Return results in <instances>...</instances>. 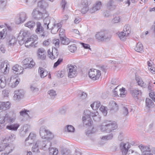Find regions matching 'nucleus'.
I'll return each mask as SVG.
<instances>
[{"label":"nucleus","mask_w":155,"mask_h":155,"mask_svg":"<svg viewBox=\"0 0 155 155\" xmlns=\"http://www.w3.org/2000/svg\"><path fill=\"white\" fill-rule=\"evenodd\" d=\"M102 6L101 2L100 1L97 2L95 4H94L93 7L89 10V12L93 13L96 11L100 10Z\"/></svg>","instance_id":"nucleus-14"},{"label":"nucleus","mask_w":155,"mask_h":155,"mask_svg":"<svg viewBox=\"0 0 155 155\" xmlns=\"http://www.w3.org/2000/svg\"><path fill=\"white\" fill-rule=\"evenodd\" d=\"M27 40L25 42V45L27 48H29L30 47L33 46L34 45V42L31 41V40L29 38H27Z\"/></svg>","instance_id":"nucleus-37"},{"label":"nucleus","mask_w":155,"mask_h":155,"mask_svg":"<svg viewBox=\"0 0 155 155\" xmlns=\"http://www.w3.org/2000/svg\"><path fill=\"white\" fill-rule=\"evenodd\" d=\"M32 15L34 18L38 20L45 17L47 18L48 13L46 10L39 9V8H37L34 9L32 12Z\"/></svg>","instance_id":"nucleus-4"},{"label":"nucleus","mask_w":155,"mask_h":155,"mask_svg":"<svg viewBox=\"0 0 155 155\" xmlns=\"http://www.w3.org/2000/svg\"><path fill=\"white\" fill-rule=\"evenodd\" d=\"M111 38V35L106 31H103V41H109Z\"/></svg>","instance_id":"nucleus-29"},{"label":"nucleus","mask_w":155,"mask_h":155,"mask_svg":"<svg viewBox=\"0 0 155 155\" xmlns=\"http://www.w3.org/2000/svg\"><path fill=\"white\" fill-rule=\"evenodd\" d=\"M101 74L99 70L94 69H90L88 72L89 77L93 80L98 79Z\"/></svg>","instance_id":"nucleus-9"},{"label":"nucleus","mask_w":155,"mask_h":155,"mask_svg":"<svg viewBox=\"0 0 155 155\" xmlns=\"http://www.w3.org/2000/svg\"><path fill=\"white\" fill-rule=\"evenodd\" d=\"M3 118L5 122L10 123H13L15 119V117H10L8 114H6Z\"/></svg>","instance_id":"nucleus-27"},{"label":"nucleus","mask_w":155,"mask_h":155,"mask_svg":"<svg viewBox=\"0 0 155 155\" xmlns=\"http://www.w3.org/2000/svg\"><path fill=\"white\" fill-rule=\"evenodd\" d=\"M54 22V19L50 20L48 18H45L43 21L44 28L47 29H49L53 34H56L62 26L61 23H56Z\"/></svg>","instance_id":"nucleus-1"},{"label":"nucleus","mask_w":155,"mask_h":155,"mask_svg":"<svg viewBox=\"0 0 155 155\" xmlns=\"http://www.w3.org/2000/svg\"><path fill=\"white\" fill-rule=\"evenodd\" d=\"M27 18L26 14L24 12H22L20 14L19 18L18 20L16 21V23L17 24L22 23L26 20Z\"/></svg>","instance_id":"nucleus-18"},{"label":"nucleus","mask_w":155,"mask_h":155,"mask_svg":"<svg viewBox=\"0 0 155 155\" xmlns=\"http://www.w3.org/2000/svg\"><path fill=\"white\" fill-rule=\"evenodd\" d=\"M63 59L62 58H59L58 61L55 62L54 65V68L57 67L59 65L61 62L63 61Z\"/></svg>","instance_id":"nucleus-62"},{"label":"nucleus","mask_w":155,"mask_h":155,"mask_svg":"<svg viewBox=\"0 0 155 155\" xmlns=\"http://www.w3.org/2000/svg\"><path fill=\"white\" fill-rule=\"evenodd\" d=\"M53 44L54 45L55 47L57 48H58L59 47V40L58 39H54L52 41Z\"/></svg>","instance_id":"nucleus-54"},{"label":"nucleus","mask_w":155,"mask_h":155,"mask_svg":"<svg viewBox=\"0 0 155 155\" xmlns=\"http://www.w3.org/2000/svg\"><path fill=\"white\" fill-rule=\"evenodd\" d=\"M38 58L42 60L45 59L46 57V53L43 48H39L38 50Z\"/></svg>","instance_id":"nucleus-19"},{"label":"nucleus","mask_w":155,"mask_h":155,"mask_svg":"<svg viewBox=\"0 0 155 155\" xmlns=\"http://www.w3.org/2000/svg\"><path fill=\"white\" fill-rule=\"evenodd\" d=\"M100 110L103 113L104 116H106L107 115L108 109L107 107L101 105L100 108Z\"/></svg>","instance_id":"nucleus-43"},{"label":"nucleus","mask_w":155,"mask_h":155,"mask_svg":"<svg viewBox=\"0 0 155 155\" xmlns=\"http://www.w3.org/2000/svg\"><path fill=\"white\" fill-rule=\"evenodd\" d=\"M16 39L13 36H11L10 38L9 42V45L10 46H13L14 44H15L16 42Z\"/></svg>","instance_id":"nucleus-39"},{"label":"nucleus","mask_w":155,"mask_h":155,"mask_svg":"<svg viewBox=\"0 0 155 155\" xmlns=\"http://www.w3.org/2000/svg\"><path fill=\"white\" fill-rule=\"evenodd\" d=\"M6 5L5 0H0V8L1 9L4 8Z\"/></svg>","instance_id":"nucleus-60"},{"label":"nucleus","mask_w":155,"mask_h":155,"mask_svg":"<svg viewBox=\"0 0 155 155\" xmlns=\"http://www.w3.org/2000/svg\"><path fill=\"white\" fill-rule=\"evenodd\" d=\"M129 108V107L128 105H126L123 107L122 113L124 115L127 116L128 115L129 113L128 109Z\"/></svg>","instance_id":"nucleus-38"},{"label":"nucleus","mask_w":155,"mask_h":155,"mask_svg":"<svg viewBox=\"0 0 155 155\" xmlns=\"http://www.w3.org/2000/svg\"><path fill=\"white\" fill-rule=\"evenodd\" d=\"M74 130V127L72 125H68L65 128V130L69 132H73Z\"/></svg>","instance_id":"nucleus-45"},{"label":"nucleus","mask_w":155,"mask_h":155,"mask_svg":"<svg viewBox=\"0 0 155 155\" xmlns=\"http://www.w3.org/2000/svg\"><path fill=\"white\" fill-rule=\"evenodd\" d=\"M130 33V28L129 26H124L123 30L122 31L119 32L118 35L119 37L122 41H125L127 39V37Z\"/></svg>","instance_id":"nucleus-6"},{"label":"nucleus","mask_w":155,"mask_h":155,"mask_svg":"<svg viewBox=\"0 0 155 155\" xmlns=\"http://www.w3.org/2000/svg\"><path fill=\"white\" fill-rule=\"evenodd\" d=\"M19 126V125L18 124H12L7 125L6 127V128L11 130L16 131Z\"/></svg>","instance_id":"nucleus-22"},{"label":"nucleus","mask_w":155,"mask_h":155,"mask_svg":"<svg viewBox=\"0 0 155 155\" xmlns=\"http://www.w3.org/2000/svg\"><path fill=\"white\" fill-rule=\"evenodd\" d=\"M14 93V98L15 100H19L22 98L24 97V92L22 90H16Z\"/></svg>","instance_id":"nucleus-15"},{"label":"nucleus","mask_w":155,"mask_h":155,"mask_svg":"<svg viewBox=\"0 0 155 155\" xmlns=\"http://www.w3.org/2000/svg\"><path fill=\"white\" fill-rule=\"evenodd\" d=\"M97 40L99 41H103V31L97 32L95 35Z\"/></svg>","instance_id":"nucleus-30"},{"label":"nucleus","mask_w":155,"mask_h":155,"mask_svg":"<svg viewBox=\"0 0 155 155\" xmlns=\"http://www.w3.org/2000/svg\"><path fill=\"white\" fill-rule=\"evenodd\" d=\"M139 147L143 154L145 152L148 153L150 151V149L148 147L143 146L141 145H139Z\"/></svg>","instance_id":"nucleus-31"},{"label":"nucleus","mask_w":155,"mask_h":155,"mask_svg":"<svg viewBox=\"0 0 155 155\" xmlns=\"http://www.w3.org/2000/svg\"><path fill=\"white\" fill-rule=\"evenodd\" d=\"M119 94L120 97H124L125 96V89L124 87H122L121 89L119 90Z\"/></svg>","instance_id":"nucleus-52"},{"label":"nucleus","mask_w":155,"mask_h":155,"mask_svg":"<svg viewBox=\"0 0 155 155\" xmlns=\"http://www.w3.org/2000/svg\"><path fill=\"white\" fill-rule=\"evenodd\" d=\"M6 29H3L0 32V39L4 38L7 34Z\"/></svg>","instance_id":"nucleus-49"},{"label":"nucleus","mask_w":155,"mask_h":155,"mask_svg":"<svg viewBox=\"0 0 155 155\" xmlns=\"http://www.w3.org/2000/svg\"><path fill=\"white\" fill-rule=\"evenodd\" d=\"M30 128V125L28 124L25 125L23 127V129L22 131H21L22 133H26L27 132Z\"/></svg>","instance_id":"nucleus-57"},{"label":"nucleus","mask_w":155,"mask_h":155,"mask_svg":"<svg viewBox=\"0 0 155 155\" xmlns=\"http://www.w3.org/2000/svg\"><path fill=\"white\" fill-rule=\"evenodd\" d=\"M29 38L31 40L32 42H34V43L35 41L37 40L38 38L37 35H31Z\"/></svg>","instance_id":"nucleus-63"},{"label":"nucleus","mask_w":155,"mask_h":155,"mask_svg":"<svg viewBox=\"0 0 155 155\" xmlns=\"http://www.w3.org/2000/svg\"><path fill=\"white\" fill-rule=\"evenodd\" d=\"M7 138L8 139L9 142L13 141L15 139V136L14 134H9L7 135Z\"/></svg>","instance_id":"nucleus-56"},{"label":"nucleus","mask_w":155,"mask_h":155,"mask_svg":"<svg viewBox=\"0 0 155 155\" xmlns=\"http://www.w3.org/2000/svg\"><path fill=\"white\" fill-rule=\"evenodd\" d=\"M59 35L60 37V38L66 37L65 36V30L63 28H60L59 32Z\"/></svg>","instance_id":"nucleus-55"},{"label":"nucleus","mask_w":155,"mask_h":155,"mask_svg":"<svg viewBox=\"0 0 155 155\" xmlns=\"http://www.w3.org/2000/svg\"><path fill=\"white\" fill-rule=\"evenodd\" d=\"M120 18L119 16H117L114 18L112 20V22L113 23H117L120 22Z\"/></svg>","instance_id":"nucleus-59"},{"label":"nucleus","mask_w":155,"mask_h":155,"mask_svg":"<svg viewBox=\"0 0 155 155\" xmlns=\"http://www.w3.org/2000/svg\"><path fill=\"white\" fill-rule=\"evenodd\" d=\"M105 124H107L108 128L107 129L108 133H109L117 128V126L115 122L107 120L105 121Z\"/></svg>","instance_id":"nucleus-13"},{"label":"nucleus","mask_w":155,"mask_h":155,"mask_svg":"<svg viewBox=\"0 0 155 155\" xmlns=\"http://www.w3.org/2000/svg\"><path fill=\"white\" fill-rule=\"evenodd\" d=\"M25 26L28 27L30 29H33L35 27V22L33 21H29L25 25Z\"/></svg>","instance_id":"nucleus-32"},{"label":"nucleus","mask_w":155,"mask_h":155,"mask_svg":"<svg viewBox=\"0 0 155 155\" xmlns=\"http://www.w3.org/2000/svg\"><path fill=\"white\" fill-rule=\"evenodd\" d=\"M2 104L3 107V110L8 109L10 107V104L9 101L3 102L2 103Z\"/></svg>","instance_id":"nucleus-47"},{"label":"nucleus","mask_w":155,"mask_h":155,"mask_svg":"<svg viewBox=\"0 0 155 155\" xmlns=\"http://www.w3.org/2000/svg\"><path fill=\"white\" fill-rule=\"evenodd\" d=\"M39 134L43 139H52L54 137L53 134L47 130L44 126H41L39 130Z\"/></svg>","instance_id":"nucleus-5"},{"label":"nucleus","mask_w":155,"mask_h":155,"mask_svg":"<svg viewBox=\"0 0 155 155\" xmlns=\"http://www.w3.org/2000/svg\"><path fill=\"white\" fill-rule=\"evenodd\" d=\"M49 149V153L50 155H57L58 153V150L55 148H48Z\"/></svg>","instance_id":"nucleus-34"},{"label":"nucleus","mask_w":155,"mask_h":155,"mask_svg":"<svg viewBox=\"0 0 155 155\" xmlns=\"http://www.w3.org/2000/svg\"><path fill=\"white\" fill-rule=\"evenodd\" d=\"M136 80L139 85L144 87H145V84L143 82L141 78H139L138 77H137L136 75Z\"/></svg>","instance_id":"nucleus-36"},{"label":"nucleus","mask_w":155,"mask_h":155,"mask_svg":"<svg viewBox=\"0 0 155 155\" xmlns=\"http://www.w3.org/2000/svg\"><path fill=\"white\" fill-rule=\"evenodd\" d=\"M34 142L33 140L28 137L25 140V146H28Z\"/></svg>","instance_id":"nucleus-46"},{"label":"nucleus","mask_w":155,"mask_h":155,"mask_svg":"<svg viewBox=\"0 0 155 155\" xmlns=\"http://www.w3.org/2000/svg\"><path fill=\"white\" fill-rule=\"evenodd\" d=\"M6 78L4 76H0V87L3 88L6 85Z\"/></svg>","instance_id":"nucleus-25"},{"label":"nucleus","mask_w":155,"mask_h":155,"mask_svg":"<svg viewBox=\"0 0 155 155\" xmlns=\"http://www.w3.org/2000/svg\"><path fill=\"white\" fill-rule=\"evenodd\" d=\"M12 69L14 73L17 74H22L23 68L18 64H16L13 67Z\"/></svg>","instance_id":"nucleus-17"},{"label":"nucleus","mask_w":155,"mask_h":155,"mask_svg":"<svg viewBox=\"0 0 155 155\" xmlns=\"http://www.w3.org/2000/svg\"><path fill=\"white\" fill-rule=\"evenodd\" d=\"M67 68L68 76L69 78H72L77 75V68L76 66L72 64L68 65Z\"/></svg>","instance_id":"nucleus-8"},{"label":"nucleus","mask_w":155,"mask_h":155,"mask_svg":"<svg viewBox=\"0 0 155 155\" xmlns=\"http://www.w3.org/2000/svg\"><path fill=\"white\" fill-rule=\"evenodd\" d=\"M68 47L69 50L72 52H74L77 49L76 45L74 44L68 46Z\"/></svg>","instance_id":"nucleus-51"},{"label":"nucleus","mask_w":155,"mask_h":155,"mask_svg":"<svg viewBox=\"0 0 155 155\" xmlns=\"http://www.w3.org/2000/svg\"><path fill=\"white\" fill-rule=\"evenodd\" d=\"M1 142L2 143L4 144L6 143H9L8 139L7 138V135H6L5 137L2 138V139L1 140Z\"/></svg>","instance_id":"nucleus-64"},{"label":"nucleus","mask_w":155,"mask_h":155,"mask_svg":"<svg viewBox=\"0 0 155 155\" xmlns=\"http://www.w3.org/2000/svg\"><path fill=\"white\" fill-rule=\"evenodd\" d=\"M61 5L63 10H64L65 8L67 7V2L65 0H62Z\"/></svg>","instance_id":"nucleus-58"},{"label":"nucleus","mask_w":155,"mask_h":155,"mask_svg":"<svg viewBox=\"0 0 155 155\" xmlns=\"http://www.w3.org/2000/svg\"><path fill=\"white\" fill-rule=\"evenodd\" d=\"M108 128V127L107 126V124H105V121L102 124L101 126L100 127V129L102 131H106L107 132V129Z\"/></svg>","instance_id":"nucleus-44"},{"label":"nucleus","mask_w":155,"mask_h":155,"mask_svg":"<svg viewBox=\"0 0 155 155\" xmlns=\"http://www.w3.org/2000/svg\"><path fill=\"white\" fill-rule=\"evenodd\" d=\"M114 2L112 0H109L107 4V8L110 9H113L115 7V5L114 4Z\"/></svg>","instance_id":"nucleus-35"},{"label":"nucleus","mask_w":155,"mask_h":155,"mask_svg":"<svg viewBox=\"0 0 155 155\" xmlns=\"http://www.w3.org/2000/svg\"><path fill=\"white\" fill-rule=\"evenodd\" d=\"M28 137L34 141L36 138V135L34 133H31Z\"/></svg>","instance_id":"nucleus-61"},{"label":"nucleus","mask_w":155,"mask_h":155,"mask_svg":"<svg viewBox=\"0 0 155 155\" xmlns=\"http://www.w3.org/2000/svg\"><path fill=\"white\" fill-rule=\"evenodd\" d=\"M48 6L47 4L44 0H41L38 3V8L42 10H45L46 7Z\"/></svg>","instance_id":"nucleus-23"},{"label":"nucleus","mask_w":155,"mask_h":155,"mask_svg":"<svg viewBox=\"0 0 155 155\" xmlns=\"http://www.w3.org/2000/svg\"><path fill=\"white\" fill-rule=\"evenodd\" d=\"M130 146L128 143H124L123 142L120 144V149L122 155H139L136 152L132 150H129Z\"/></svg>","instance_id":"nucleus-2"},{"label":"nucleus","mask_w":155,"mask_h":155,"mask_svg":"<svg viewBox=\"0 0 155 155\" xmlns=\"http://www.w3.org/2000/svg\"><path fill=\"white\" fill-rule=\"evenodd\" d=\"M58 50L55 48L53 49L52 52H51L50 51V53H49V51H48V56L52 60L57 58L58 57Z\"/></svg>","instance_id":"nucleus-16"},{"label":"nucleus","mask_w":155,"mask_h":155,"mask_svg":"<svg viewBox=\"0 0 155 155\" xmlns=\"http://www.w3.org/2000/svg\"><path fill=\"white\" fill-rule=\"evenodd\" d=\"M38 71L40 74V77L41 78H44L47 76L48 74V72L47 71L41 67L39 68Z\"/></svg>","instance_id":"nucleus-24"},{"label":"nucleus","mask_w":155,"mask_h":155,"mask_svg":"<svg viewBox=\"0 0 155 155\" xmlns=\"http://www.w3.org/2000/svg\"><path fill=\"white\" fill-rule=\"evenodd\" d=\"M83 8H82L81 12L83 14H85L88 11H89V6H82Z\"/></svg>","instance_id":"nucleus-53"},{"label":"nucleus","mask_w":155,"mask_h":155,"mask_svg":"<svg viewBox=\"0 0 155 155\" xmlns=\"http://www.w3.org/2000/svg\"><path fill=\"white\" fill-rule=\"evenodd\" d=\"M28 32L24 31H21L19 34L18 40L19 44L21 45L23 44L26 40V38L27 37Z\"/></svg>","instance_id":"nucleus-10"},{"label":"nucleus","mask_w":155,"mask_h":155,"mask_svg":"<svg viewBox=\"0 0 155 155\" xmlns=\"http://www.w3.org/2000/svg\"><path fill=\"white\" fill-rule=\"evenodd\" d=\"M37 143L39 145V147L42 148L43 149L46 150L51 145V143L48 140H38Z\"/></svg>","instance_id":"nucleus-11"},{"label":"nucleus","mask_w":155,"mask_h":155,"mask_svg":"<svg viewBox=\"0 0 155 155\" xmlns=\"http://www.w3.org/2000/svg\"><path fill=\"white\" fill-rule=\"evenodd\" d=\"M108 108L110 110H114L115 111L118 110V106L116 102L113 101L110 102L108 105Z\"/></svg>","instance_id":"nucleus-21"},{"label":"nucleus","mask_w":155,"mask_h":155,"mask_svg":"<svg viewBox=\"0 0 155 155\" xmlns=\"http://www.w3.org/2000/svg\"><path fill=\"white\" fill-rule=\"evenodd\" d=\"M36 26L37 28L35 31L37 34L39 35V36L40 37L44 38L48 36V33L44 31V28L40 22H37Z\"/></svg>","instance_id":"nucleus-7"},{"label":"nucleus","mask_w":155,"mask_h":155,"mask_svg":"<svg viewBox=\"0 0 155 155\" xmlns=\"http://www.w3.org/2000/svg\"><path fill=\"white\" fill-rule=\"evenodd\" d=\"M135 50L138 52L141 53L143 52V47L142 44L138 42L135 48Z\"/></svg>","instance_id":"nucleus-28"},{"label":"nucleus","mask_w":155,"mask_h":155,"mask_svg":"<svg viewBox=\"0 0 155 155\" xmlns=\"http://www.w3.org/2000/svg\"><path fill=\"white\" fill-rule=\"evenodd\" d=\"M145 103L146 106L148 108H151L154 106L153 102L149 98H146Z\"/></svg>","instance_id":"nucleus-26"},{"label":"nucleus","mask_w":155,"mask_h":155,"mask_svg":"<svg viewBox=\"0 0 155 155\" xmlns=\"http://www.w3.org/2000/svg\"><path fill=\"white\" fill-rule=\"evenodd\" d=\"M22 63L24 64V67L25 68H31L35 65V62L31 58H26L23 60Z\"/></svg>","instance_id":"nucleus-12"},{"label":"nucleus","mask_w":155,"mask_h":155,"mask_svg":"<svg viewBox=\"0 0 155 155\" xmlns=\"http://www.w3.org/2000/svg\"><path fill=\"white\" fill-rule=\"evenodd\" d=\"M48 93L50 95L51 98H54L57 94L56 91L53 90L49 91Z\"/></svg>","instance_id":"nucleus-48"},{"label":"nucleus","mask_w":155,"mask_h":155,"mask_svg":"<svg viewBox=\"0 0 155 155\" xmlns=\"http://www.w3.org/2000/svg\"><path fill=\"white\" fill-rule=\"evenodd\" d=\"M101 105V103L99 101H95L91 105L92 108L94 110H97Z\"/></svg>","instance_id":"nucleus-33"},{"label":"nucleus","mask_w":155,"mask_h":155,"mask_svg":"<svg viewBox=\"0 0 155 155\" xmlns=\"http://www.w3.org/2000/svg\"><path fill=\"white\" fill-rule=\"evenodd\" d=\"M130 93L135 100H138L139 96L141 95V94L140 91L137 89L131 90Z\"/></svg>","instance_id":"nucleus-20"},{"label":"nucleus","mask_w":155,"mask_h":155,"mask_svg":"<svg viewBox=\"0 0 155 155\" xmlns=\"http://www.w3.org/2000/svg\"><path fill=\"white\" fill-rule=\"evenodd\" d=\"M84 116L82 117L83 123L88 126H91L93 122L90 117H95L96 116V114L94 113L91 112L89 110H86L84 111Z\"/></svg>","instance_id":"nucleus-3"},{"label":"nucleus","mask_w":155,"mask_h":155,"mask_svg":"<svg viewBox=\"0 0 155 155\" xmlns=\"http://www.w3.org/2000/svg\"><path fill=\"white\" fill-rule=\"evenodd\" d=\"M39 145L37 143V141L35 144L33 145L32 147V151L34 152L38 153L39 152Z\"/></svg>","instance_id":"nucleus-42"},{"label":"nucleus","mask_w":155,"mask_h":155,"mask_svg":"<svg viewBox=\"0 0 155 155\" xmlns=\"http://www.w3.org/2000/svg\"><path fill=\"white\" fill-rule=\"evenodd\" d=\"M61 43L64 45H68L70 42L69 39L66 37L60 38Z\"/></svg>","instance_id":"nucleus-41"},{"label":"nucleus","mask_w":155,"mask_h":155,"mask_svg":"<svg viewBox=\"0 0 155 155\" xmlns=\"http://www.w3.org/2000/svg\"><path fill=\"white\" fill-rule=\"evenodd\" d=\"M91 3V0H81V5L82 6H89Z\"/></svg>","instance_id":"nucleus-40"},{"label":"nucleus","mask_w":155,"mask_h":155,"mask_svg":"<svg viewBox=\"0 0 155 155\" xmlns=\"http://www.w3.org/2000/svg\"><path fill=\"white\" fill-rule=\"evenodd\" d=\"M113 134H110L108 135L102 137L101 138V139L102 140H109L111 139L113 137Z\"/></svg>","instance_id":"nucleus-50"}]
</instances>
